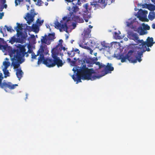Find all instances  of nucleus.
<instances>
[{
	"instance_id": "f257e3e1",
	"label": "nucleus",
	"mask_w": 155,
	"mask_h": 155,
	"mask_svg": "<svg viewBox=\"0 0 155 155\" xmlns=\"http://www.w3.org/2000/svg\"><path fill=\"white\" fill-rule=\"evenodd\" d=\"M49 52L47 46L45 45H41L37 52V55L32 54V58L36 59V57L39 55L38 58V64H41L42 62L47 67L49 68L53 67L57 65L58 67H62L64 63L58 57L59 54L57 52L55 49H52L51 51V58H45V55L47 54Z\"/></svg>"
},
{
	"instance_id": "f03ea898",
	"label": "nucleus",
	"mask_w": 155,
	"mask_h": 155,
	"mask_svg": "<svg viewBox=\"0 0 155 155\" xmlns=\"http://www.w3.org/2000/svg\"><path fill=\"white\" fill-rule=\"evenodd\" d=\"M13 53L14 57L12 58V65L14 67V69L17 68L16 74L18 80H20L22 77L23 72L21 68H18L20 66V64L24 61L22 58L24 57L25 54L26 57H28V54L26 52L25 46L21 45L17 47L16 49L14 50Z\"/></svg>"
},
{
	"instance_id": "7ed1b4c3",
	"label": "nucleus",
	"mask_w": 155,
	"mask_h": 155,
	"mask_svg": "<svg viewBox=\"0 0 155 155\" xmlns=\"http://www.w3.org/2000/svg\"><path fill=\"white\" fill-rule=\"evenodd\" d=\"M78 73H80L84 80H94L97 79V75H93L95 74L93 68L88 69L86 67V65H83L82 68L79 70L77 71Z\"/></svg>"
},
{
	"instance_id": "20e7f679",
	"label": "nucleus",
	"mask_w": 155,
	"mask_h": 155,
	"mask_svg": "<svg viewBox=\"0 0 155 155\" xmlns=\"http://www.w3.org/2000/svg\"><path fill=\"white\" fill-rule=\"evenodd\" d=\"M134 52V50H130L125 56H124L123 55L120 56L119 59L121 60V61L122 63L126 62L127 60L130 62L136 63L137 60L136 58V59H134L133 58Z\"/></svg>"
},
{
	"instance_id": "39448f33",
	"label": "nucleus",
	"mask_w": 155,
	"mask_h": 155,
	"mask_svg": "<svg viewBox=\"0 0 155 155\" xmlns=\"http://www.w3.org/2000/svg\"><path fill=\"white\" fill-rule=\"evenodd\" d=\"M69 21V18L68 19L67 16H64L62 20L60 21L61 23L58 21L55 22V27L56 28H59L60 31L61 29H63L64 31H67L68 29L67 23Z\"/></svg>"
},
{
	"instance_id": "423d86ee",
	"label": "nucleus",
	"mask_w": 155,
	"mask_h": 155,
	"mask_svg": "<svg viewBox=\"0 0 155 155\" xmlns=\"http://www.w3.org/2000/svg\"><path fill=\"white\" fill-rule=\"evenodd\" d=\"M114 70V68L112 66V64L111 63H107V65H105L104 70L101 71V74L97 75V79L107 74L111 73V72Z\"/></svg>"
},
{
	"instance_id": "0eeeda50",
	"label": "nucleus",
	"mask_w": 155,
	"mask_h": 155,
	"mask_svg": "<svg viewBox=\"0 0 155 155\" xmlns=\"http://www.w3.org/2000/svg\"><path fill=\"white\" fill-rule=\"evenodd\" d=\"M2 80H0V86L1 88L4 89L6 91H7L6 89L7 88H9L10 89H15L16 86H18L17 84H12L11 82L7 83L4 82L2 83Z\"/></svg>"
},
{
	"instance_id": "6e6552de",
	"label": "nucleus",
	"mask_w": 155,
	"mask_h": 155,
	"mask_svg": "<svg viewBox=\"0 0 155 155\" xmlns=\"http://www.w3.org/2000/svg\"><path fill=\"white\" fill-rule=\"evenodd\" d=\"M34 10H31L30 11V14L29 13H27L26 17L25 18V19L27 21V23L28 25H30L31 23L34 20V17L35 15H36L34 13Z\"/></svg>"
},
{
	"instance_id": "1a4fd4ad",
	"label": "nucleus",
	"mask_w": 155,
	"mask_h": 155,
	"mask_svg": "<svg viewBox=\"0 0 155 155\" xmlns=\"http://www.w3.org/2000/svg\"><path fill=\"white\" fill-rule=\"evenodd\" d=\"M128 35L129 38L130 39L134 40L138 44L140 43L143 41L142 39L139 40L138 35L137 33H134L133 32H130Z\"/></svg>"
},
{
	"instance_id": "9d476101",
	"label": "nucleus",
	"mask_w": 155,
	"mask_h": 155,
	"mask_svg": "<svg viewBox=\"0 0 155 155\" xmlns=\"http://www.w3.org/2000/svg\"><path fill=\"white\" fill-rule=\"evenodd\" d=\"M91 30L88 28L84 29V31L82 34L83 39L84 41L89 38L91 37Z\"/></svg>"
},
{
	"instance_id": "9b49d317",
	"label": "nucleus",
	"mask_w": 155,
	"mask_h": 155,
	"mask_svg": "<svg viewBox=\"0 0 155 155\" xmlns=\"http://www.w3.org/2000/svg\"><path fill=\"white\" fill-rule=\"evenodd\" d=\"M139 12V16L140 17V18H142L143 21L148 22L149 20L147 18V15L148 13L147 11L140 9Z\"/></svg>"
},
{
	"instance_id": "f8f14e48",
	"label": "nucleus",
	"mask_w": 155,
	"mask_h": 155,
	"mask_svg": "<svg viewBox=\"0 0 155 155\" xmlns=\"http://www.w3.org/2000/svg\"><path fill=\"white\" fill-rule=\"evenodd\" d=\"M69 18V21L71 19L75 22L78 23H83L84 22L83 19L79 16H76L74 15L72 16H69L68 17V19Z\"/></svg>"
},
{
	"instance_id": "ddd939ff",
	"label": "nucleus",
	"mask_w": 155,
	"mask_h": 155,
	"mask_svg": "<svg viewBox=\"0 0 155 155\" xmlns=\"http://www.w3.org/2000/svg\"><path fill=\"white\" fill-rule=\"evenodd\" d=\"M88 5L87 4H85L84 6V7L85 8V10L84 11V13H84L83 14V17L84 19L85 20L86 22H87L88 21V20L90 18L89 15H87L89 12L88 9Z\"/></svg>"
},
{
	"instance_id": "4468645a",
	"label": "nucleus",
	"mask_w": 155,
	"mask_h": 155,
	"mask_svg": "<svg viewBox=\"0 0 155 155\" xmlns=\"http://www.w3.org/2000/svg\"><path fill=\"white\" fill-rule=\"evenodd\" d=\"M150 51V49L148 47H147L146 49L143 50V51H138L137 52V55L135 57L137 58L138 61L140 62L142 61L141 58L143 56V52H145L146 51Z\"/></svg>"
},
{
	"instance_id": "2eb2a0df",
	"label": "nucleus",
	"mask_w": 155,
	"mask_h": 155,
	"mask_svg": "<svg viewBox=\"0 0 155 155\" xmlns=\"http://www.w3.org/2000/svg\"><path fill=\"white\" fill-rule=\"evenodd\" d=\"M140 43L141 44L139 45L140 47H139L140 48L139 51H143V50H145L147 47H150L147 45L146 42L144 41H143Z\"/></svg>"
},
{
	"instance_id": "dca6fc26",
	"label": "nucleus",
	"mask_w": 155,
	"mask_h": 155,
	"mask_svg": "<svg viewBox=\"0 0 155 155\" xmlns=\"http://www.w3.org/2000/svg\"><path fill=\"white\" fill-rule=\"evenodd\" d=\"M75 5L73 6L71 8V9L72 11V12H70L69 15L68 16H72L73 15H75V13L78 12L79 10L78 7L76 5Z\"/></svg>"
},
{
	"instance_id": "f3484780",
	"label": "nucleus",
	"mask_w": 155,
	"mask_h": 155,
	"mask_svg": "<svg viewBox=\"0 0 155 155\" xmlns=\"http://www.w3.org/2000/svg\"><path fill=\"white\" fill-rule=\"evenodd\" d=\"M41 42L42 44H45L49 45L50 44V42L48 41L46 35H45L44 36H41Z\"/></svg>"
},
{
	"instance_id": "a211bd4d",
	"label": "nucleus",
	"mask_w": 155,
	"mask_h": 155,
	"mask_svg": "<svg viewBox=\"0 0 155 155\" xmlns=\"http://www.w3.org/2000/svg\"><path fill=\"white\" fill-rule=\"evenodd\" d=\"M76 76H77V77L76 78L75 77L74 75V74L72 76V78L75 81H76L78 82H78H81V77H82L81 75V76L79 74H77Z\"/></svg>"
},
{
	"instance_id": "6ab92c4d",
	"label": "nucleus",
	"mask_w": 155,
	"mask_h": 155,
	"mask_svg": "<svg viewBox=\"0 0 155 155\" xmlns=\"http://www.w3.org/2000/svg\"><path fill=\"white\" fill-rule=\"evenodd\" d=\"M20 39L19 38H16L15 36H14L12 37H11L10 39L9 42L11 43L12 44H13L15 42H20Z\"/></svg>"
},
{
	"instance_id": "aec40b11",
	"label": "nucleus",
	"mask_w": 155,
	"mask_h": 155,
	"mask_svg": "<svg viewBox=\"0 0 155 155\" xmlns=\"http://www.w3.org/2000/svg\"><path fill=\"white\" fill-rule=\"evenodd\" d=\"M147 40V42H146V43L148 46H149L150 47H151L153 45V38L148 37Z\"/></svg>"
},
{
	"instance_id": "412c9836",
	"label": "nucleus",
	"mask_w": 155,
	"mask_h": 155,
	"mask_svg": "<svg viewBox=\"0 0 155 155\" xmlns=\"http://www.w3.org/2000/svg\"><path fill=\"white\" fill-rule=\"evenodd\" d=\"M148 18L150 20H153L155 18V12L153 11L150 12L148 15Z\"/></svg>"
},
{
	"instance_id": "4be33fe9",
	"label": "nucleus",
	"mask_w": 155,
	"mask_h": 155,
	"mask_svg": "<svg viewBox=\"0 0 155 155\" xmlns=\"http://www.w3.org/2000/svg\"><path fill=\"white\" fill-rule=\"evenodd\" d=\"M55 34L54 33L49 34L48 36H47V38L48 41L50 42L51 41L53 40L55 38H54Z\"/></svg>"
},
{
	"instance_id": "5701e85b",
	"label": "nucleus",
	"mask_w": 155,
	"mask_h": 155,
	"mask_svg": "<svg viewBox=\"0 0 155 155\" xmlns=\"http://www.w3.org/2000/svg\"><path fill=\"white\" fill-rule=\"evenodd\" d=\"M63 42V41L62 39H60L59 41V43L56 46L55 48H54L53 49H55V50L57 51V52H58L59 54V52L58 51V48L60 46H61V45H62V43Z\"/></svg>"
},
{
	"instance_id": "b1692460",
	"label": "nucleus",
	"mask_w": 155,
	"mask_h": 155,
	"mask_svg": "<svg viewBox=\"0 0 155 155\" xmlns=\"http://www.w3.org/2000/svg\"><path fill=\"white\" fill-rule=\"evenodd\" d=\"M147 8L152 12L155 10V5H154L151 4H148Z\"/></svg>"
},
{
	"instance_id": "393cba45",
	"label": "nucleus",
	"mask_w": 155,
	"mask_h": 155,
	"mask_svg": "<svg viewBox=\"0 0 155 155\" xmlns=\"http://www.w3.org/2000/svg\"><path fill=\"white\" fill-rule=\"evenodd\" d=\"M32 28L35 32H38L39 31L38 25L36 24H33L32 26Z\"/></svg>"
},
{
	"instance_id": "a878e982",
	"label": "nucleus",
	"mask_w": 155,
	"mask_h": 155,
	"mask_svg": "<svg viewBox=\"0 0 155 155\" xmlns=\"http://www.w3.org/2000/svg\"><path fill=\"white\" fill-rule=\"evenodd\" d=\"M71 2H72L74 5H81V0H71Z\"/></svg>"
},
{
	"instance_id": "bb28decb",
	"label": "nucleus",
	"mask_w": 155,
	"mask_h": 155,
	"mask_svg": "<svg viewBox=\"0 0 155 155\" xmlns=\"http://www.w3.org/2000/svg\"><path fill=\"white\" fill-rule=\"evenodd\" d=\"M3 64L4 66L3 70H7V68L9 66L10 64L8 62L6 61H4L3 62Z\"/></svg>"
},
{
	"instance_id": "cd10ccee",
	"label": "nucleus",
	"mask_w": 155,
	"mask_h": 155,
	"mask_svg": "<svg viewBox=\"0 0 155 155\" xmlns=\"http://www.w3.org/2000/svg\"><path fill=\"white\" fill-rule=\"evenodd\" d=\"M17 26L15 28V29L16 30H22V24H20L19 23H17Z\"/></svg>"
},
{
	"instance_id": "c85d7f7f",
	"label": "nucleus",
	"mask_w": 155,
	"mask_h": 155,
	"mask_svg": "<svg viewBox=\"0 0 155 155\" xmlns=\"http://www.w3.org/2000/svg\"><path fill=\"white\" fill-rule=\"evenodd\" d=\"M98 3L100 4V3L98 2V1L93 0L92 2H91V5H94L95 7H96L98 5Z\"/></svg>"
},
{
	"instance_id": "c756f323",
	"label": "nucleus",
	"mask_w": 155,
	"mask_h": 155,
	"mask_svg": "<svg viewBox=\"0 0 155 155\" xmlns=\"http://www.w3.org/2000/svg\"><path fill=\"white\" fill-rule=\"evenodd\" d=\"M67 49V48H66L64 47H63V46L62 45H61V46H60L58 48V51L59 52V54H61V53H60L61 51L62 50H63L64 51L66 50Z\"/></svg>"
},
{
	"instance_id": "7c9ffc66",
	"label": "nucleus",
	"mask_w": 155,
	"mask_h": 155,
	"mask_svg": "<svg viewBox=\"0 0 155 155\" xmlns=\"http://www.w3.org/2000/svg\"><path fill=\"white\" fill-rule=\"evenodd\" d=\"M105 0H98V2L100 3V5L104 7L107 5V4L105 3Z\"/></svg>"
},
{
	"instance_id": "2f4dec72",
	"label": "nucleus",
	"mask_w": 155,
	"mask_h": 155,
	"mask_svg": "<svg viewBox=\"0 0 155 155\" xmlns=\"http://www.w3.org/2000/svg\"><path fill=\"white\" fill-rule=\"evenodd\" d=\"M67 53L69 56L71 57H73L75 54V53L73 51H68Z\"/></svg>"
},
{
	"instance_id": "473e14b6",
	"label": "nucleus",
	"mask_w": 155,
	"mask_h": 155,
	"mask_svg": "<svg viewBox=\"0 0 155 155\" xmlns=\"http://www.w3.org/2000/svg\"><path fill=\"white\" fill-rule=\"evenodd\" d=\"M147 34V32L145 31V30L142 29L141 28L140 30V35H143Z\"/></svg>"
},
{
	"instance_id": "72a5a7b5",
	"label": "nucleus",
	"mask_w": 155,
	"mask_h": 155,
	"mask_svg": "<svg viewBox=\"0 0 155 155\" xmlns=\"http://www.w3.org/2000/svg\"><path fill=\"white\" fill-rule=\"evenodd\" d=\"M35 2H37V5L39 6L41 5V4L43 3V2L41 0H33Z\"/></svg>"
},
{
	"instance_id": "f704fd0d",
	"label": "nucleus",
	"mask_w": 155,
	"mask_h": 155,
	"mask_svg": "<svg viewBox=\"0 0 155 155\" xmlns=\"http://www.w3.org/2000/svg\"><path fill=\"white\" fill-rule=\"evenodd\" d=\"M17 33V35L18 37H19L20 36H21L22 35L23 33L21 31H19V30H16Z\"/></svg>"
},
{
	"instance_id": "c9c22d12",
	"label": "nucleus",
	"mask_w": 155,
	"mask_h": 155,
	"mask_svg": "<svg viewBox=\"0 0 155 155\" xmlns=\"http://www.w3.org/2000/svg\"><path fill=\"white\" fill-rule=\"evenodd\" d=\"M23 0H15V6H16L18 5V4H20V2H22Z\"/></svg>"
},
{
	"instance_id": "e433bc0d",
	"label": "nucleus",
	"mask_w": 155,
	"mask_h": 155,
	"mask_svg": "<svg viewBox=\"0 0 155 155\" xmlns=\"http://www.w3.org/2000/svg\"><path fill=\"white\" fill-rule=\"evenodd\" d=\"M148 4H147V3H145L144 4H140V5L142 6V8H147V7H148Z\"/></svg>"
},
{
	"instance_id": "4c0bfd02",
	"label": "nucleus",
	"mask_w": 155,
	"mask_h": 155,
	"mask_svg": "<svg viewBox=\"0 0 155 155\" xmlns=\"http://www.w3.org/2000/svg\"><path fill=\"white\" fill-rule=\"evenodd\" d=\"M3 70L4 71V74L5 76H9V72L7 70Z\"/></svg>"
},
{
	"instance_id": "58836bf2",
	"label": "nucleus",
	"mask_w": 155,
	"mask_h": 155,
	"mask_svg": "<svg viewBox=\"0 0 155 155\" xmlns=\"http://www.w3.org/2000/svg\"><path fill=\"white\" fill-rule=\"evenodd\" d=\"M114 36L117 39H120L121 38L118 35V34L116 32L114 33Z\"/></svg>"
},
{
	"instance_id": "ea45409f",
	"label": "nucleus",
	"mask_w": 155,
	"mask_h": 155,
	"mask_svg": "<svg viewBox=\"0 0 155 155\" xmlns=\"http://www.w3.org/2000/svg\"><path fill=\"white\" fill-rule=\"evenodd\" d=\"M144 29L146 30H149L150 29V27L148 25H146L143 26Z\"/></svg>"
},
{
	"instance_id": "a19ab883",
	"label": "nucleus",
	"mask_w": 155,
	"mask_h": 155,
	"mask_svg": "<svg viewBox=\"0 0 155 155\" xmlns=\"http://www.w3.org/2000/svg\"><path fill=\"white\" fill-rule=\"evenodd\" d=\"M36 23L39 26H41L42 25L41 21L38 18L36 21Z\"/></svg>"
},
{
	"instance_id": "79ce46f5",
	"label": "nucleus",
	"mask_w": 155,
	"mask_h": 155,
	"mask_svg": "<svg viewBox=\"0 0 155 155\" xmlns=\"http://www.w3.org/2000/svg\"><path fill=\"white\" fill-rule=\"evenodd\" d=\"M5 43V41L3 38H0V46H1V44Z\"/></svg>"
},
{
	"instance_id": "37998d69",
	"label": "nucleus",
	"mask_w": 155,
	"mask_h": 155,
	"mask_svg": "<svg viewBox=\"0 0 155 155\" xmlns=\"http://www.w3.org/2000/svg\"><path fill=\"white\" fill-rule=\"evenodd\" d=\"M5 27L6 28V29H7V31H11L12 29H11V27H8V26H7L6 25H5Z\"/></svg>"
},
{
	"instance_id": "c03bdc74",
	"label": "nucleus",
	"mask_w": 155,
	"mask_h": 155,
	"mask_svg": "<svg viewBox=\"0 0 155 155\" xmlns=\"http://www.w3.org/2000/svg\"><path fill=\"white\" fill-rule=\"evenodd\" d=\"M105 65L102 64V63H100L99 66V68H105Z\"/></svg>"
},
{
	"instance_id": "a18cd8bd",
	"label": "nucleus",
	"mask_w": 155,
	"mask_h": 155,
	"mask_svg": "<svg viewBox=\"0 0 155 155\" xmlns=\"http://www.w3.org/2000/svg\"><path fill=\"white\" fill-rule=\"evenodd\" d=\"M127 23V26L128 27L130 26H131V25H132L133 23V22L132 21H131L130 22L128 21Z\"/></svg>"
},
{
	"instance_id": "49530a36",
	"label": "nucleus",
	"mask_w": 155,
	"mask_h": 155,
	"mask_svg": "<svg viewBox=\"0 0 155 155\" xmlns=\"http://www.w3.org/2000/svg\"><path fill=\"white\" fill-rule=\"evenodd\" d=\"M87 49L88 50H89L90 54H93V50L91 49L90 48H89V47H88L87 48Z\"/></svg>"
},
{
	"instance_id": "de8ad7c7",
	"label": "nucleus",
	"mask_w": 155,
	"mask_h": 155,
	"mask_svg": "<svg viewBox=\"0 0 155 155\" xmlns=\"http://www.w3.org/2000/svg\"><path fill=\"white\" fill-rule=\"evenodd\" d=\"M3 78L2 74L0 73V80H2Z\"/></svg>"
},
{
	"instance_id": "09e8293b",
	"label": "nucleus",
	"mask_w": 155,
	"mask_h": 155,
	"mask_svg": "<svg viewBox=\"0 0 155 155\" xmlns=\"http://www.w3.org/2000/svg\"><path fill=\"white\" fill-rule=\"evenodd\" d=\"M4 16V13H0V19L2 18V17Z\"/></svg>"
},
{
	"instance_id": "8fccbe9b",
	"label": "nucleus",
	"mask_w": 155,
	"mask_h": 155,
	"mask_svg": "<svg viewBox=\"0 0 155 155\" xmlns=\"http://www.w3.org/2000/svg\"><path fill=\"white\" fill-rule=\"evenodd\" d=\"M100 63L99 62H97L95 63L96 65H98L99 66L100 65Z\"/></svg>"
},
{
	"instance_id": "3c124183",
	"label": "nucleus",
	"mask_w": 155,
	"mask_h": 155,
	"mask_svg": "<svg viewBox=\"0 0 155 155\" xmlns=\"http://www.w3.org/2000/svg\"><path fill=\"white\" fill-rule=\"evenodd\" d=\"M152 28H153V29H155V23L154 24H153L152 25Z\"/></svg>"
},
{
	"instance_id": "603ef678",
	"label": "nucleus",
	"mask_w": 155,
	"mask_h": 155,
	"mask_svg": "<svg viewBox=\"0 0 155 155\" xmlns=\"http://www.w3.org/2000/svg\"><path fill=\"white\" fill-rule=\"evenodd\" d=\"M72 25L74 27V28L76 27V25L75 23H73L72 24Z\"/></svg>"
},
{
	"instance_id": "864d4df0",
	"label": "nucleus",
	"mask_w": 155,
	"mask_h": 155,
	"mask_svg": "<svg viewBox=\"0 0 155 155\" xmlns=\"http://www.w3.org/2000/svg\"><path fill=\"white\" fill-rule=\"evenodd\" d=\"M1 1L3 4H5L6 2V0H1Z\"/></svg>"
},
{
	"instance_id": "5fc2aeb1",
	"label": "nucleus",
	"mask_w": 155,
	"mask_h": 155,
	"mask_svg": "<svg viewBox=\"0 0 155 155\" xmlns=\"http://www.w3.org/2000/svg\"><path fill=\"white\" fill-rule=\"evenodd\" d=\"M0 33L2 34H3V36H4V33H3V31H2V29H1L0 30Z\"/></svg>"
},
{
	"instance_id": "6e6d98bb",
	"label": "nucleus",
	"mask_w": 155,
	"mask_h": 155,
	"mask_svg": "<svg viewBox=\"0 0 155 155\" xmlns=\"http://www.w3.org/2000/svg\"><path fill=\"white\" fill-rule=\"evenodd\" d=\"M89 28L91 30V29L93 28V26H91V25H89Z\"/></svg>"
},
{
	"instance_id": "4d7b16f0",
	"label": "nucleus",
	"mask_w": 155,
	"mask_h": 155,
	"mask_svg": "<svg viewBox=\"0 0 155 155\" xmlns=\"http://www.w3.org/2000/svg\"><path fill=\"white\" fill-rule=\"evenodd\" d=\"M65 0L68 2H71V0Z\"/></svg>"
},
{
	"instance_id": "13d9d810",
	"label": "nucleus",
	"mask_w": 155,
	"mask_h": 155,
	"mask_svg": "<svg viewBox=\"0 0 155 155\" xmlns=\"http://www.w3.org/2000/svg\"><path fill=\"white\" fill-rule=\"evenodd\" d=\"M151 1L152 2L154 3V4H155V0H151Z\"/></svg>"
},
{
	"instance_id": "bf43d9fd",
	"label": "nucleus",
	"mask_w": 155,
	"mask_h": 155,
	"mask_svg": "<svg viewBox=\"0 0 155 155\" xmlns=\"http://www.w3.org/2000/svg\"><path fill=\"white\" fill-rule=\"evenodd\" d=\"M31 38H34L35 37V35H31Z\"/></svg>"
},
{
	"instance_id": "052dcab7",
	"label": "nucleus",
	"mask_w": 155,
	"mask_h": 155,
	"mask_svg": "<svg viewBox=\"0 0 155 155\" xmlns=\"http://www.w3.org/2000/svg\"><path fill=\"white\" fill-rule=\"evenodd\" d=\"M41 21V24H42L43 22H44V20H42Z\"/></svg>"
},
{
	"instance_id": "680f3d73",
	"label": "nucleus",
	"mask_w": 155,
	"mask_h": 155,
	"mask_svg": "<svg viewBox=\"0 0 155 155\" xmlns=\"http://www.w3.org/2000/svg\"><path fill=\"white\" fill-rule=\"evenodd\" d=\"M97 53L96 52L95 53H94V55L95 56H97Z\"/></svg>"
},
{
	"instance_id": "e2e57ef3",
	"label": "nucleus",
	"mask_w": 155,
	"mask_h": 155,
	"mask_svg": "<svg viewBox=\"0 0 155 155\" xmlns=\"http://www.w3.org/2000/svg\"><path fill=\"white\" fill-rule=\"evenodd\" d=\"M27 9L28 10L29 8V5H27Z\"/></svg>"
},
{
	"instance_id": "0e129e2a",
	"label": "nucleus",
	"mask_w": 155,
	"mask_h": 155,
	"mask_svg": "<svg viewBox=\"0 0 155 155\" xmlns=\"http://www.w3.org/2000/svg\"><path fill=\"white\" fill-rule=\"evenodd\" d=\"M47 1L49 2L50 1H54V0H47Z\"/></svg>"
},
{
	"instance_id": "69168bd1",
	"label": "nucleus",
	"mask_w": 155,
	"mask_h": 155,
	"mask_svg": "<svg viewBox=\"0 0 155 155\" xmlns=\"http://www.w3.org/2000/svg\"><path fill=\"white\" fill-rule=\"evenodd\" d=\"M111 2L112 3L113 2H114L115 1V0H111Z\"/></svg>"
},
{
	"instance_id": "338daca9",
	"label": "nucleus",
	"mask_w": 155,
	"mask_h": 155,
	"mask_svg": "<svg viewBox=\"0 0 155 155\" xmlns=\"http://www.w3.org/2000/svg\"><path fill=\"white\" fill-rule=\"evenodd\" d=\"M45 5H48V3L47 2H46L45 3Z\"/></svg>"
},
{
	"instance_id": "774afa93",
	"label": "nucleus",
	"mask_w": 155,
	"mask_h": 155,
	"mask_svg": "<svg viewBox=\"0 0 155 155\" xmlns=\"http://www.w3.org/2000/svg\"><path fill=\"white\" fill-rule=\"evenodd\" d=\"M5 8H6L7 7V5H5Z\"/></svg>"
}]
</instances>
